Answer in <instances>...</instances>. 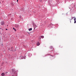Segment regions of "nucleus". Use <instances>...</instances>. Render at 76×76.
Listing matches in <instances>:
<instances>
[{"label": "nucleus", "instance_id": "8", "mask_svg": "<svg viewBox=\"0 0 76 76\" xmlns=\"http://www.w3.org/2000/svg\"><path fill=\"white\" fill-rule=\"evenodd\" d=\"M41 37H39V40H41Z\"/></svg>", "mask_w": 76, "mask_h": 76}, {"label": "nucleus", "instance_id": "4", "mask_svg": "<svg viewBox=\"0 0 76 76\" xmlns=\"http://www.w3.org/2000/svg\"><path fill=\"white\" fill-rule=\"evenodd\" d=\"M39 45H40V43H39V42H38L37 43V46H39Z\"/></svg>", "mask_w": 76, "mask_h": 76}, {"label": "nucleus", "instance_id": "11", "mask_svg": "<svg viewBox=\"0 0 76 76\" xmlns=\"http://www.w3.org/2000/svg\"><path fill=\"white\" fill-rule=\"evenodd\" d=\"M35 27H37V26H36V25H35Z\"/></svg>", "mask_w": 76, "mask_h": 76}, {"label": "nucleus", "instance_id": "12", "mask_svg": "<svg viewBox=\"0 0 76 76\" xmlns=\"http://www.w3.org/2000/svg\"><path fill=\"white\" fill-rule=\"evenodd\" d=\"M40 1H42V0H40Z\"/></svg>", "mask_w": 76, "mask_h": 76}, {"label": "nucleus", "instance_id": "17", "mask_svg": "<svg viewBox=\"0 0 76 76\" xmlns=\"http://www.w3.org/2000/svg\"><path fill=\"white\" fill-rule=\"evenodd\" d=\"M51 48H53V47H51Z\"/></svg>", "mask_w": 76, "mask_h": 76}, {"label": "nucleus", "instance_id": "5", "mask_svg": "<svg viewBox=\"0 0 76 76\" xmlns=\"http://www.w3.org/2000/svg\"><path fill=\"white\" fill-rule=\"evenodd\" d=\"M28 30L30 31H32V28H30L28 29Z\"/></svg>", "mask_w": 76, "mask_h": 76}, {"label": "nucleus", "instance_id": "15", "mask_svg": "<svg viewBox=\"0 0 76 76\" xmlns=\"http://www.w3.org/2000/svg\"><path fill=\"white\" fill-rule=\"evenodd\" d=\"M18 2V0H17V2Z\"/></svg>", "mask_w": 76, "mask_h": 76}, {"label": "nucleus", "instance_id": "13", "mask_svg": "<svg viewBox=\"0 0 76 76\" xmlns=\"http://www.w3.org/2000/svg\"><path fill=\"white\" fill-rule=\"evenodd\" d=\"M14 71V69H12V72H13V71Z\"/></svg>", "mask_w": 76, "mask_h": 76}, {"label": "nucleus", "instance_id": "1", "mask_svg": "<svg viewBox=\"0 0 76 76\" xmlns=\"http://www.w3.org/2000/svg\"><path fill=\"white\" fill-rule=\"evenodd\" d=\"M73 18H74V20L75 21L74 23H76V18H75V17H72L71 19H70V20H72V19H73Z\"/></svg>", "mask_w": 76, "mask_h": 76}, {"label": "nucleus", "instance_id": "9", "mask_svg": "<svg viewBox=\"0 0 76 76\" xmlns=\"http://www.w3.org/2000/svg\"><path fill=\"white\" fill-rule=\"evenodd\" d=\"M13 29H14L15 31H16V29H15V28H13Z\"/></svg>", "mask_w": 76, "mask_h": 76}, {"label": "nucleus", "instance_id": "6", "mask_svg": "<svg viewBox=\"0 0 76 76\" xmlns=\"http://www.w3.org/2000/svg\"><path fill=\"white\" fill-rule=\"evenodd\" d=\"M41 37L42 38H44V36H41Z\"/></svg>", "mask_w": 76, "mask_h": 76}, {"label": "nucleus", "instance_id": "16", "mask_svg": "<svg viewBox=\"0 0 76 76\" xmlns=\"http://www.w3.org/2000/svg\"><path fill=\"white\" fill-rule=\"evenodd\" d=\"M6 30H7V29H6Z\"/></svg>", "mask_w": 76, "mask_h": 76}, {"label": "nucleus", "instance_id": "10", "mask_svg": "<svg viewBox=\"0 0 76 76\" xmlns=\"http://www.w3.org/2000/svg\"><path fill=\"white\" fill-rule=\"evenodd\" d=\"M12 51H14V50H13V49H12Z\"/></svg>", "mask_w": 76, "mask_h": 76}, {"label": "nucleus", "instance_id": "2", "mask_svg": "<svg viewBox=\"0 0 76 76\" xmlns=\"http://www.w3.org/2000/svg\"><path fill=\"white\" fill-rule=\"evenodd\" d=\"M1 24L2 25H3L4 24V21H1Z\"/></svg>", "mask_w": 76, "mask_h": 76}, {"label": "nucleus", "instance_id": "14", "mask_svg": "<svg viewBox=\"0 0 76 76\" xmlns=\"http://www.w3.org/2000/svg\"><path fill=\"white\" fill-rule=\"evenodd\" d=\"M13 47H12V48H11V49H13Z\"/></svg>", "mask_w": 76, "mask_h": 76}, {"label": "nucleus", "instance_id": "7", "mask_svg": "<svg viewBox=\"0 0 76 76\" xmlns=\"http://www.w3.org/2000/svg\"><path fill=\"white\" fill-rule=\"evenodd\" d=\"M8 72H5V75H7V73H8Z\"/></svg>", "mask_w": 76, "mask_h": 76}, {"label": "nucleus", "instance_id": "3", "mask_svg": "<svg viewBox=\"0 0 76 76\" xmlns=\"http://www.w3.org/2000/svg\"><path fill=\"white\" fill-rule=\"evenodd\" d=\"M1 76H5V73L4 72H3L1 74Z\"/></svg>", "mask_w": 76, "mask_h": 76}, {"label": "nucleus", "instance_id": "19", "mask_svg": "<svg viewBox=\"0 0 76 76\" xmlns=\"http://www.w3.org/2000/svg\"><path fill=\"white\" fill-rule=\"evenodd\" d=\"M70 23H71V21H70Z\"/></svg>", "mask_w": 76, "mask_h": 76}, {"label": "nucleus", "instance_id": "18", "mask_svg": "<svg viewBox=\"0 0 76 76\" xmlns=\"http://www.w3.org/2000/svg\"><path fill=\"white\" fill-rule=\"evenodd\" d=\"M2 64H3V63H2Z\"/></svg>", "mask_w": 76, "mask_h": 76}]
</instances>
